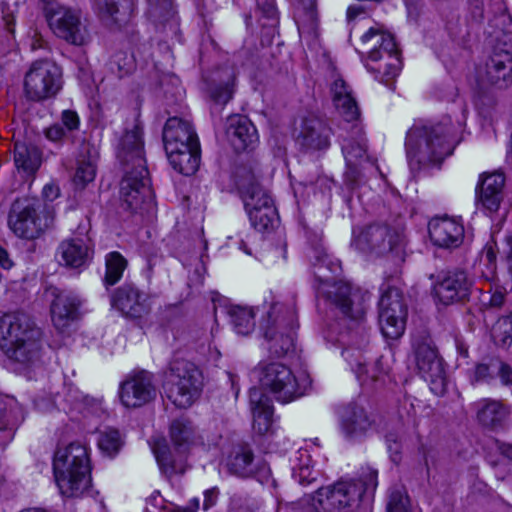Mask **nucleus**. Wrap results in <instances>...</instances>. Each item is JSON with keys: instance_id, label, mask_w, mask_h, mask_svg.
<instances>
[{"instance_id": "obj_1", "label": "nucleus", "mask_w": 512, "mask_h": 512, "mask_svg": "<svg viewBox=\"0 0 512 512\" xmlns=\"http://www.w3.org/2000/svg\"><path fill=\"white\" fill-rule=\"evenodd\" d=\"M463 124L450 116L438 120H417L406 133L405 149L411 170L438 165L452 154Z\"/></svg>"}, {"instance_id": "obj_2", "label": "nucleus", "mask_w": 512, "mask_h": 512, "mask_svg": "<svg viewBox=\"0 0 512 512\" xmlns=\"http://www.w3.org/2000/svg\"><path fill=\"white\" fill-rule=\"evenodd\" d=\"M0 347L16 362H32L42 349V332L23 313L5 314L0 319Z\"/></svg>"}, {"instance_id": "obj_3", "label": "nucleus", "mask_w": 512, "mask_h": 512, "mask_svg": "<svg viewBox=\"0 0 512 512\" xmlns=\"http://www.w3.org/2000/svg\"><path fill=\"white\" fill-rule=\"evenodd\" d=\"M53 470L56 484L63 496H81L91 482L87 447L79 442H72L58 448L53 458Z\"/></svg>"}, {"instance_id": "obj_4", "label": "nucleus", "mask_w": 512, "mask_h": 512, "mask_svg": "<svg viewBox=\"0 0 512 512\" xmlns=\"http://www.w3.org/2000/svg\"><path fill=\"white\" fill-rule=\"evenodd\" d=\"M361 45L367 54L366 68L377 73L382 82L395 78L401 69V60L394 37L378 27H370L361 36Z\"/></svg>"}, {"instance_id": "obj_5", "label": "nucleus", "mask_w": 512, "mask_h": 512, "mask_svg": "<svg viewBox=\"0 0 512 512\" xmlns=\"http://www.w3.org/2000/svg\"><path fill=\"white\" fill-rule=\"evenodd\" d=\"M163 389L176 407L189 408L201 394L202 373L194 363L174 358L164 373Z\"/></svg>"}, {"instance_id": "obj_6", "label": "nucleus", "mask_w": 512, "mask_h": 512, "mask_svg": "<svg viewBox=\"0 0 512 512\" xmlns=\"http://www.w3.org/2000/svg\"><path fill=\"white\" fill-rule=\"evenodd\" d=\"M254 374L261 387L271 393L276 401L286 404L303 396L309 385L307 376L297 377L280 362H260Z\"/></svg>"}, {"instance_id": "obj_7", "label": "nucleus", "mask_w": 512, "mask_h": 512, "mask_svg": "<svg viewBox=\"0 0 512 512\" xmlns=\"http://www.w3.org/2000/svg\"><path fill=\"white\" fill-rule=\"evenodd\" d=\"M297 315L293 303L272 302L267 312L265 338L270 342L269 350L276 356L287 354L294 347V330Z\"/></svg>"}, {"instance_id": "obj_8", "label": "nucleus", "mask_w": 512, "mask_h": 512, "mask_svg": "<svg viewBox=\"0 0 512 512\" xmlns=\"http://www.w3.org/2000/svg\"><path fill=\"white\" fill-rule=\"evenodd\" d=\"M363 491L354 481H339L319 488L308 496L312 512H350L360 501Z\"/></svg>"}, {"instance_id": "obj_9", "label": "nucleus", "mask_w": 512, "mask_h": 512, "mask_svg": "<svg viewBox=\"0 0 512 512\" xmlns=\"http://www.w3.org/2000/svg\"><path fill=\"white\" fill-rule=\"evenodd\" d=\"M403 234L396 228L384 224L369 225L353 231L351 246L364 254L382 256L400 250Z\"/></svg>"}, {"instance_id": "obj_10", "label": "nucleus", "mask_w": 512, "mask_h": 512, "mask_svg": "<svg viewBox=\"0 0 512 512\" xmlns=\"http://www.w3.org/2000/svg\"><path fill=\"white\" fill-rule=\"evenodd\" d=\"M46 212V207L38 201L16 202L9 216V226L18 237L35 239L52 223Z\"/></svg>"}, {"instance_id": "obj_11", "label": "nucleus", "mask_w": 512, "mask_h": 512, "mask_svg": "<svg viewBox=\"0 0 512 512\" xmlns=\"http://www.w3.org/2000/svg\"><path fill=\"white\" fill-rule=\"evenodd\" d=\"M62 87V73L59 66L50 61L32 64L25 75L24 92L32 101H42L55 96Z\"/></svg>"}, {"instance_id": "obj_12", "label": "nucleus", "mask_w": 512, "mask_h": 512, "mask_svg": "<svg viewBox=\"0 0 512 512\" xmlns=\"http://www.w3.org/2000/svg\"><path fill=\"white\" fill-rule=\"evenodd\" d=\"M120 201L124 209L137 212L151 205L153 191L146 167H126L120 184Z\"/></svg>"}, {"instance_id": "obj_13", "label": "nucleus", "mask_w": 512, "mask_h": 512, "mask_svg": "<svg viewBox=\"0 0 512 512\" xmlns=\"http://www.w3.org/2000/svg\"><path fill=\"white\" fill-rule=\"evenodd\" d=\"M46 18L54 34L70 44L81 46L89 41V33L81 22V13L64 6H50Z\"/></svg>"}, {"instance_id": "obj_14", "label": "nucleus", "mask_w": 512, "mask_h": 512, "mask_svg": "<svg viewBox=\"0 0 512 512\" xmlns=\"http://www.w3.org/2000/svg\"><path fill=\"white\" fill-rule=\"evenodd\" d=\"M336 413L340 431L348 440H361L377 428L375 415L359 403L339 406Z\"/></svg>"}, {"instance_id": "obj_15", "label": "nucleus", "mask_w": 512, "mask_h": 512, "mask_svg": "<svg viewBox=\"0 0 512 512\" xmlns=\"http://www.w3.org/2000/svg\"><path fill=\"white\" fill-rule=\"evenodd\" d=\"M153 375L140 371L129 375L119 386V399L126 408H139L155 399Z\"/></svg>"}, {"instance_id": "obj_16", "label": "nucleus", "mask_w": 512, "mask_h": 512, "mask_svg": "<svg viewBox=\"0 0 512 512\" xmlns=\"http://www.w3.org/2000/svg\"><path fill=\"white\" fill-rule=\"evenodd\" d=\"M415 361L422 378L430 383L435 394H442L445 390V372L437 350L427 342L415 346Z\"/></svg>"}, {"instance_id": "obj_17", "label": "nucleus", "mask_w": 512, "mask_h": 512, "mask_svg": "<svg viewBox=\"0 0 512 512\" xmlns=\"http://www.w3.org/2000/svg\"><path fill=\"white\" fill-rule=\"evenodd\" d=\"M474 280L464 270L446 272L434 285L436 299L444 305L462 301L471 294Z\"/></svg>"}, {"instance_id": "obj_18", "label": "nucleus", "mask_w": 512, "mask_h": 512, "mask_svg": "<svg viewBox=\"0 0 512 512\" xmlns=\"http://www.w3.org/2000/svg\"><path fill=\"white\" fill-rule=\"evenodd\" d=\"M478 79L483 86H495L499 89L512 85V54L507 50L494 51Z\"/></svg>"}, {"instance_id": "obj_19", "label": "nucleus", "mask_w": 512, "mask_h": 512, "mask_svg": "<svg viewBox=\"0 0 512 512\" xmlns=\"http://www.w3.org/2000/svg\"><path fill=\"white\" fill-rule=\"evenodd\" d=\"M429 236L435 246L445 249L459 247L464 240V226L451 217H436L428 224Z\"/></svg>"}, {"instance_id": "obj_20", "label": "nucleus", "mask_w": 512, "mask_h": 512, "mask_svg": "<svg viewBox=\"0 0 512 512\" xmlns=\"http://www.w3.org/2000/svg\"><path fill=\"white\" fill-rule=\"evenodd\" d=\"M329 298L338 306L342 313L353 320H362L366 312L365 295L360 291H353L347 283H336L328 292Z\"/></svg>"}, {"instance_id": "obj_21", "label": "nucleus", "mask_w": 512, "mask_h": 512, "mask_svg": "<svg viewBox=\"0 0 512 512\" xmlns=\"http://www.w3.org/2000/svg\"><path fill=\"white\" fill-rule=\"evenodd\" d=\"M505 176L503 173L494 172L481 176L476 187V198L480 207L488 213L499 210L504 198Z\"/></svg>"}, {"instance_id": "obj_22", "label": "nucleus", "mask_w": 512, "mask_h": 512, "mask_svg": "<svg viewBox=\"0 0 512 512\" xmlns=\"http://www.w3.org/2000/svg\"><path fill=\"white\" fill-rule=\"evenodd\" d=\"M111 306L128 318H140L148 312L145 296L130 284L115 290L111 296Z\"/></svg>"}, {"instance_id": "obj_23", "label": "nucleus", "mask_w": 512, "mask_h": 512, "mask_svg": "<svg viewBox=\"0 0 512 512\" xmlns=\"http://www.w3.org/2000/svg\"><path fill=\"white\" fill-rule=\"evenodd\" d=\"M144 144L142 140V127L134 124L127 130L120 142L118 157L124 163L125 168L146 167L144 159Z\"/></svg>"}, {"instance_id": "obj_24", "label": "nucleus", "mask_w": 512, "mask_h": 512, "mask_svg": "<svg viewBox=\"0 0 512 512\" xmlns=\"http://www.w3.org/2000/svg\"><path fill=\"white\" fill-rule=\"evenodd\" d=\"M81 300L71 292H60L51 305L52 321L58 330L66 329L79 316Z\"/></svg>"}, {"instance_id": "obj_25", "label": "nucleus", "mask_w": 512, "mask_h": 512, "mask_svg": "<svg viewBox=\"0 0 512 512\" xmlns=\"http://www.w3.org/2000/svg\"><path fill=\"white\" fill-rule=\"evenodd\" d=\"M250 407L253 415V430L259 435L272 431L273 406L270 399L261 389H250Z\"/></svg>"}, {"instance_id": "obj_26", "label": "nucleus", "mask_w": 512, "mask_h": 512, "mask_svg": "<svg viewBox=\"0 0 512 512\" xmlns=\"http://www.w3.org/2000/svg\"><path fill=\"white\" fill-rule=\"evenodd\" d=\"M500 376L505 385H512V369L497 357H487L478 362L471 370L469 377L474 383H489Z\"/></svg>"}, {"instance_id": "obj_27", "label": "nucleus", "mask_w": 512, "mask_h": 512, "mask_svg": "<svg viewBox=\"0 0 512 512\" xmlns=\"http://www.w3.org/2000/svg\"><path fill=\"white\" fill-rule=\"evenodd\" d=\"M227 135L231 145L237 152L254 148L258 141L255 126L244 116H235L230 119Z\"/></svg>"}, {"instance_id": "obj_28", "label": "nucleus", "mask_w": 512, "mask_h": 512, "mask_svg": "<svg viewBox=\"0 0 512 512\" xmlns=\"http://www.w3.org/2000/svg\"><path fill=\"white\" fill-rule=\"evenodd\" d=\"M165 149L176 150L178 142L199 143L197 134L187 120L179 117H171L166 121L163 130Z\"/></svg>"}, {"instance_id": "obj_29", "label": "nucleus", "mask_w": 512, "mask_h": 512, "mask_svg": "<svg viewBox=\"0 0 512 512\" xmlns=\"http://www.w3.org/2000/svg\"><path fill=\"white\" fill-rule=\"evenodd\" d=\"M332 100L339 114L348 122L359 117V108L352 92L341 77H336L331 84Z\"/></svg>"}, {"instance_id": "obj_30", "label": "nucleus", "mask_w": 512, "mask_h": 512, "mask_svg": "<svg viewBox=\"0 0 512 512\" xmlns=\"http://www.w3.org/2000/svg\"><path fill=\"white\" fill-rule=\"evenodd\" d=\"M237 185L241 191L242 199L246 211L248 204L253 203L255 207L261 208L268 205H274L268 193L256 181L255 175L244 176L237 172Z\"/></svg>"}, {"instance_id": "obj_31", "label": "nucleus", "mask_w": 512, "mask_h": 512, "mask_svg": "<svg viewBox=\"0 0 512 512\" xmlns=\"http://www.w3.org/2000/svg\"><path fill=\"white\" fill-rule=\"evenodd\" d=\"M94 9L102 19L121 23L131 17L134 3L133 0H94Z\"/></svg>"}, {"instance_id": "obj_32", "label": "nucleus", "mask_w": 512, "mask_h": 512, "mask_svg": "<svg viewBox=\"0 0 512 512\" xmlns=\"http://www.w3.org/2000/svg\"><path fill=\"white\" fill-rule=\"evenodd\" d=\"M343 355L362 385L378 379V362L373 367L368 368L366 357L362 354L361 349L348 347L343 351Z\"/></svg>"}, {"instance_id": "obj_33", "label": "nucleus", "mask_w": 512, "mask_h": 512, "mask_svg": "<svg viewBox=\"0 0 512 512\" xmlns=\"http://www.w3.org/2000/svg\"><path fill=\"white\" fill-rule=\"evenodd\" d=\"M477 419L485 427L498 428L502 426L510 411L501 402L483 399L478 404Z\"/></svg>"}, {"instance_id": "obj_34", "label": "nucleus", "mask_w": 512, "mask_h": 512, "mask_svg": "<svg viewBox=\"0 0 512 512\" xmlns=\"http://www.w3.org/2000/svg\"><path fill=\"white\" fill-rule=\"evenodd\" d=\"M170 438L177 451L185 452L195 444L197 431L192 421L187 418H178L170 425Z\"/></svg>"}, {"instance_id": "obj_35", "label": "nucleus", "mask_w": 512, "mask_h": 512, "mask_svg": "<svg viewBox=\"0 0 512 512\" xmlns=\"http://www.w3.org/2000/svg\"><path fill=\"white\" fill-rule=\"evenodd\" d=\"M58 253L64 264L73 268L81 267L89 258V249L82 239L63 241Z\"/></svg>"}, {"instance_id": "obj_36", "label": "nucleus", "mask_w": 512, "mask_h": 512, "mask_svg": "<svg viewBox=\"0 0 512 512\" xmlns=\"http://www.w3.org/2000/svg\"><path fill=\"white\" fill-rule=\"evenodd\" d=\"M168 160L173 169L183 175H193L200 165V148L192 149L186 152L176 153L170 149H165Z\"/></svg>"}, {"instance_id": "obj_37", "label": "nucleus", "mask_w": 512, "mask_h": 512, "mask_svg": "<svg viewBox=\"0 0 512 512\" xmlns=\"http://www.w3.org/2000/svg\"><path fill=\"white\" fill-rule=\"evenodd\" d=\"M302 135L305 144L313 149H324L329 146L328 129L320 120H305Z\"/></svg>"}, {"instance_id": "obj_38", "label": "nucleus", "mask_w": 512, "mask_h": 512, "mask_svg": "<svg viewBox=\"0 0 512 512\" xmlns=\"http://www.w3.org/2000/svg\"><path fill=\"white\" fill-rule=\"evenodd\" d=\"M296 6L295 21L300 33L315 30L317 22L315 0H289Z\"/></svg>"}, {"instance_id": "obj_39", "label": "nucleus", "mask_w": 512, "mask_h": 512, "mask_svg": "<svg viewBox=\"0 0 512 512\" xmlns=\"http://www.w3.org/2000/svg\"><path fill=\"white\" fill-rule=\"evenodd\" d=\"M252 226L258 231H266L274 227L278 220L277 211L274 205L257 208L253 203L248 204L246 211Z\"/></svg>"}, {"instance_id": "obj_40", "label": "nucleus", "mask_w": 512, "mask_h": 512, "mask_svg": "<svg viewBox=\"0 0 512 512\" xmlns=\"http://www.w3.org/2000/svg\"><path fill=\"white\" fill-rule=\"evenodd\" d=\"M386 313L387 316H398V318L406 320L407 308L403 302L402 296L395 289H389L383 293L380 298L379 315H384Z\"/></svg>"}, {"instance_id": "obj_41", "label": "nucleus", "mask_w": 512, "mask_h": 512, "mask_svg": "<svg viewBox=\"0 0 512 512\" xmlns=\"http://www.w3.org/2000/svg\"><path fill=\"white\" fill-rule=\"evenodd\" d=\"M152 450L160 470L167 477H171L176 473L183 472L179 462L172 457L170 449L165 440L156 441L152 447Z\"/></svg>"}, {"instance_id": "obj_42", "label": "nucleus", "mask_w": 512, "mask_h": 512, "mask_svg": "<svg viewBox=\"0 0 512 512\" xmlns=\"http://www.w3.org/2000/svg\"><path fill=\"white\" fill-rule=\"evenodd\" d=\"M230 322L232 323L236 333L240 335H248L253 331L255 326V313L252 308L233 306L229 309Z\"/></svg>"}, {"instance_id": "obj_43", "label": "nucleus", "mask_w": 512, "mask_h": 512, "mask_svg": "<svg viewBox=\"0 0 512 512\" xmlns=\"http://www.w3.org/2000/svg\"><path fill=\"white\" fill-rule=\"evenodd\" d=\"M14 162L18 169L33 173L40 166V155L35 147L16 144L14 149Z\"/></svg>"}, {"instance_id": "obj_44", "label": "nucleus", "mask_w": 512, "mask_h": 512, "mask_svg": "<svg viewBox=\"0 0 512 512\" xmlns=\"http://www.w3.org/2000/svg\"><path fill=\"white\" fill-rule=\"evenodd\" d=\"M253 453L247 447H239L230 456L227 466L232 474L247 477L252 473Z\"/></svg>"}, {"instance_id": "obj_45", "label": "nucleus", "mask_w": 512, "mask_h": 512, "mask_svg": "<svg viewBox=\"0 0 512 512\" xmlns=\"http://www.w3.org/2000/svg\"><path fill=\"white\" fill-rule=\"evenodd\" d=\"M96 176V158L92 156H80L77 159L73 176V184L77 189H84Z\"/></svg>"}, {"instance_id": "obj_46", "label": "nucleus", "mask_w": 512, "mask_h": 512, "mask_svg": "<svg viewBox=\"0 0 512 512\" xmlns=\"http://www.w3.org/2000/svg\"><path fill=\"white\" fill-rule=\"evenodd\" d=\"M292 476L301 485H307L316 480L317 472L314 470L311 456L306 450L299 451L298 464L293 467Z\"/></svg>"}, {"instance_id": "obj_47", "label": "nucleus", "mask_w": 512, "mask_h": 512, "mask_svg": "<svg viewBox=\"0 0 512 512\" xmlns=\"http://www.w3.org/2000/svg\"><path fill=\"white\" fill-rule=\"evenodd\" d=\"M127 267V260L119 252H111L106 256V273L104 282L106 285L116 284Z\"/></svg>"}, {"instance_id": "obj_48", "label": "nucleus", "mask_w": 512, "mask_h": 512, "mask_svg": "<svg viewBox=\"0 0 512 512\" xmlns=\"http://www.w3.org/2000/svg\"><path fill=\"white\" fill-rule=\"evenodd\" d=\"M342 152L347 165L351 168L356 167L364 158L366 153V144L364 139H345L342 144Z\"/></svg>"}, {"instance_id": "obj_49", "label": "nucleus", "mask_w": 512, "mask_h": 512, "mask_svg": "<svg viewBox=\"0 0 512 512\" xmlns=\"http://www.w3.org/2000/svg\"><path fill=\"white\" fill-rule=\"evenodd\" d=\"M100 450L108 456H113L120 450L122 439L118 430L106 428L101 431L98 438Z\"/></svg>"}, {"instance_id": "obj_50", "label": "nucleus", "mask_w": 512, "mask_h": 512, "mask_svg": "<svg viewBox=\"0 0 512 512\" xmlns=\"http://www.w3.org/2000/svg\"><path fill=\"white\" fill-rule=\"evenodd\" d=\"M386 512H412L410 499L404 488L395 487L390 490Z\"/></svg>"}, {"instance_id": "obj_51", "label": "nucleus", "mask_w": 512, "mask_h": 512, "mask_svg": "<svg viewBox=\"0 0 512 512\" xmlns=\"http://www.w3.org/2000/svg\"><path fill=\"white\" fill-rule=\"evenodd\" d=\"M379 325L386 338L397 339L404 333L406 320L398 318V316H387L386 313L379 315Z\"/></svg>"}, {"instance_id": "obj_52", "label": "nucleus", "mask_w": 512, "mask_h": 512, "mask_svg": "<svg viewBox=\"0 0 512 512\" xmlns=\"http://www.w3.org/2000/svg\"><path fill=\"white\" fill-rule=\"evenodd\" d=\"M17 425L18 418L13 414L12 410L7 411L6 402L0 398V433L4 434L0 440L2 442L11 440Z\"/></svg>"}, {"instance_id": "obj_53", "label": "nucleus", "mask_w": 512, "mask_h": 512, "mask_svg": "<svg viewBox=\"0 0 512 512\" xmlns=\"http://www.w3.org/2000/svg\"><path fill=\"white\" fill-rule=\"evenodd\" d=\"M492 337L496 343L505 346L512 341V312L501 317L492 327Z\"/></svg>"}, {"instance_id": "obj_54", "label": "nucleus", "mask_w": 512, "mask_h": 512, "mask_svg": "<svg viewBox=\"0 0 512 512\" xmlns=\"http://www.w3.org/2000/svg\"><path fill=\"white\" fill-rule=\"evenodd\" d=\"M148 12L155 20L168 21L175 15L172 0H147Z\"/></svg>"}, {"instance_id": "obj_55", "label": "nucleus", "mask_w": 512, "mask_h": 512, "mask_svg": "<svg viewBox=\"0 0 512 512\" xmlns=\"http://www.w3.org/2000/svg\"><path fill=\"white\" fill-rule=\"evenodd\" d=\"M377 478V471L370 467H367L363 469L360 476V482L362 484V487H360L359 485L358 487L363 491V493L366 491H374L378 484Z\"/></svg>"}, {"instance_id": "obj_56", "label": "nucleus", "mask_w": 512, "mask_h": 512, "mask_svg": "<svg viewBox=\"0 0 512 512\" xmlns=\"http://www.w3.org/2000/svg\"><path fill=\"white\" fill-rule=\"evenodd\" d=\"M61 121L67 131H74L78 129L80 124L78 114L72 110H64L62 112Z\"/></svg>"}, {"instance_id": "obj_57", "label": "nucleus", "mask_w": 512, "mask_h": 512, "mask_svg": "<svg viewBox=\"0 0 512 512\" xmlns=\"http://www.w3.org/2000/svg\"><path fill=\"white\" fill-rule=\"evenodd\" d=\"M232 89L229 85L221 86L212 91L213 99L221 104L227 103L232 98Z\"/></svg>"}, {"instance_id": "obj_58", "label": "nucleus", "mask_w": 512, "mask_h": 512, "mask_svg": "<svg viewBox=\"0 0 512 512\" xmlns=\"http://www.w3.org/2000/svg\"><path fill=\"white\" fill-rule=\"evenodd\" d=\"M505 292L501 288H496L489 296V300L487 305L490 308L499 309L504 305L505 302Z\"/></svg>"}, {"instance_id": "obj_59", "label": "nucleus", "mask_w": 512, "mask_h": 512, "mask_svg": "<svg viewBox=\"0 0 512 512\" xmlns=\"http://www.w3.org/2000/svg\"><path fill=\"white\" fill-rule=\"evenodd\" d=\"M65 134L66 131L60 124H54L45 131L46 137L53 142L61 141Z\"/></svg>"}, {"instance_id": "obj_60", "label": "nucleus", "mask_w": 512, "mask_h": 512, "mask_svg": "<svg viewBox=\"0 0 512 512\" xmlns=\"http://www.w3.org/2000/svg\"><path fill=\"white\" fill-rule=\"evenodd\" d=\"M219 491L217 488H211L204 492L203 509L208 510L215 505L218 498Z\"/></svg>"}, {"instance_id": "obj_61", "label": "nucleus", "mask_w": 512, "mask_h": 512, "mask_svg": "<svg viewBox=\"0 0 512 512\" xmlns=\"http://www.w3.org/2000/svg\"><path fill=\"white\" fill-rule=\"evenodd\" d=\"M386 442L388 450L391 453L392 461L395 463L399 462L401 459L399 443L396 440L391 439V437H387Z\"/></svg>"}, {"instance_id": "obj_62", "label": "nucleus", "mask_w": 512, "mask_h": 512, "mask_svg": "<svg viewBox=\"0 0 512 512\" xmlns=\"http://www.w3.org/2000/svg\"><path fill=\"white\" fill-rule=\"evenodd\" d=\"M200 501L198 498L191 499L184 507L176 506L170 512H197L199 509Z\"/></svg>"}, {"instance_id": "obj_63", "label": "nucleus", "mask_w": 512, "mask_h": 512, "mask_svg": "<svg viewBox=\"0 0 512 512\" xmlns=\"http://www.w3.org/2000/svg\"><path fill=\"white\" fill-rule=\"evenodd\" d=\"M196 148H200L199 143L178 142V145L176 146V153L186 152Z\"/></svg>"}, {"instance_id": "obj_64", "label": "nucleus", "mask_w": 512, "mask_h": 512, "mask_svg": "<svg viewBox=\"0 0 512 512\" xmlns=\"http://www.w3.org/2000/svg\"><path fill=\"white\" fill-rule=\"evenodd\" d=\"M498 450L500 453L507 457L508 459H512V445L506 444V443H500L498 444Z\"/></svg>"}]
</instances>
